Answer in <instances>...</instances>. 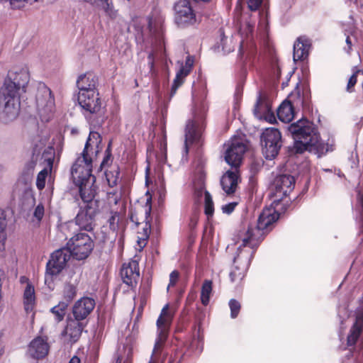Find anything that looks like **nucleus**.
Wrapping results in <instances>:
<instances>
[{
    "label": "nucleus",
    "mask_w": 363,
    "mask_h": 363,
    "mask_svg": "<svg viewBox=\"0 0 363 363\" xmlns=\"http://www.w3.org/2000/svg\"><path fill=\"white\" fill-rule=\"evenodd\" d=\"M279 218V214L274 208H269L263 210L257 220V227L249 228L240 237L241 243L238 248V255L234 257L235 263L238 259H244L245 267L254 252V249L257 246L264 230L271 228V225Z\"/></svg>",
    "instance_id": "obj_1"
},
{
    "label": "nucleus",
    "mask_w": 363,
    "mask_h": 363,
    "mask_svg": "<svg viewBox=\"0 0 363 363\" xmlns=\"http://www.w3.org/2000/svg\"><path fill=\"white\" fill-rule=\"evenodd\" d=\"M289 130L295 140L293 147L295 153L307 150L320 157L328 151V145L320 140L314 125L308 120L298 121L289 126Z\"/></svg>",
    "instance_id": "obj_2"
},
{
    "label": "nucleus",
    "mask_w": 363,
    "mask_h": 363,
    "mask_svg": "<svg viewBox=\"0 0 363 363\" xmlns=\"http://www.w3.org/2000/svg\"><path fill=\"white\" fill-rule=\"evenodd\" d=\"M101 140L97 132H91L84 149L76 160L71 169V175L74 184H82V181L94 177L91 174L92 159L91 155L97 154L100 150Z\"/></svg>",
    "instance_id": "obj_3"
},
{
    "label": "nucleus",
    "mask_w": 363,
    "mask_h": 363,
    "mask_svg": "<svg viewBox=\"0 0 363 363\" xmlns=\"http://www.w3.org/2000/svg\"><path fill=\"white\" fill-rule=\"evenodd\" d=\"M21 110V95L1 88L0 121L4 124L13 122Z\"/></svg>",
    "instance_id": "obj_4"
},
{
    "label": "nucleus",
    "mask_w": 363,
    "mask_h": 363,
    "mask_svg": "<svg viewBox=\"0 0 363 363\" xmlns=\"http://www.w3.org/2000/svg\"><path fill=\"white\" fill-rule=\"evenodd\" d=\"M29 81L30 72L27 66H15L8 72L1 88L21 95L26 92Z\"/></svg>",
    "instance_id": "obj_5"
},
{
    "label": "nucleus",
    "mask_w": 363,
    "mask_h": 363,
    "mask_svg": "<svg viewBox=\"0 0 363 363\" xmlns=\"http://www.w3.org/2000/svg\"><path fill=\"white\" fill-rule=\"evenodd\" d=\"M173 317V311L166 305L162 310L161 314L157 319V336L152 350V357L150 363H155L158 355L160 354L163 345L167 338L169 328Z\"/></svg>",
    "instance_id": "obj_6"
},
{
    "label": "nucleus",
    "mask_w": 363,
    "mask_h": 363,
    "mask_svg": "<svg viewBox=\"0 0 363 363\" xmlns=\"http://www.w3.org/2000/svg\"><path fill=\"white\" fill-rule=\"evenodd\" d=\"M67 248H62L55 251L47 263L45 275V284L49 289L54 288V281L57 275L64 269L67 262L71 257Z\"/></svg>",
    "instance_id": "obj_7"
},
{
    "label": "nucleus",
    "mask_w": 363,
    "mask_h": 363,
    "mask_svg": "<svg viewBox=\"0 0 363 363\" xmlns=\"http://www.w3.org/2000/svg\"><path fill=\"white\" fill-rule=\"evenodd\" d=\"M94 242L91 237L84 233H77L67 243V248L71 255L78 260L84 259L94 249Z\"/></svg>",
    "instance_id": "obj_8"
},
{
    "label": "nucleus",
    "mask_w": 363,
    "mask_h": 363,
    "mask_svg": "<svg viewBox=\"0 0 363 363\" xmlns=\"http://www.w3.org/2000/svg\"><path fill=\"white\" fill-rule=\"evenodd\" d=\"M36 105L39 115L43 121H48L55 110V99L51 90L45 84L38 89Z\"/></svg>",
    "instance_id": "obj_9"
},
{
    "label": "nucleus",
    "mask_w": 363,
    "mask_h": 363,
    "mask_svg": "<svg viewBox=\"0 0 363 363\" xmlns=\"http://www.w3.org/2000/svg\"><path fill=\"white\" fill-rule=\"evenodd\" d=\"M247 149V142L244 136L233 137L228 144L225 160L231 167H238L242 155Z\"/></svg>",
    "instance_id": "obj_10"
},
{
    "label": "nucleus",
    "mask_w": 363,
    "mask_h": 363,
    "mask_svg": "<svg viewBox=\"0 0 363 363\" xmlns=\"http://www.w3.org/2000/svg\"><path fill=\"white\" fill-rule=\"evenodd\" d=\"M262 152L269 160L274 158L281 147V133L274 128H266L261 137Z\"/></svg>",
    "instance_id": "obj_11"
},
{
    "label": "nucleus",
    "mask_w": 363,
    "mask_h": 363,
    "mask_svg": "<svg viewBox=\"0 0 363 363\" xmlns=\"http://www.w3.org/2000/svg\"><path fill=\"white\" fill-rule=\"evenodd\" d=\"M253 27L254 24L246 21L239 29L238 36L240 40L238 55L241 58H247L255 52V45L252 36Z\"/></svg>",
    "instance_id": "obj_12"
},
{
    "label": "nucleus",
    "mask_w": 363,
    "mask_h": 363,
    "mask_svg": "<svg viewBox=\"0 0 363 363\" xmlns=\"http://www.w3.org/2000/svg\"><path fill=\"white\" fill-rule=\"evenodd\" d=\"M175 22L182 28L194 26L200 20L194 12L189 0H179L174 6Z\"/></svg>",
    "instance_id": "obj_13"
},
{
    "label": "nucleus",
    "mask_w": 363,
    "mask_h": 363,
    "mask_svg": "<svg viewBox=\"0 0 363 363\" xmlns=\"http://www.w3.org/2000/svg\"><path fill=\"white\" fill-rule=\"evenodd\" d=\"M203 129V116L195 117L194 120L188 122L185 130L184 151L186 154L189 151V146L200 139Z\"/></svg>",
    "instance_id": "obj_14"
},
{
    "label": "nucleus",
    "mask_w": 363,
    "mask_h": 363,
    "mask_svg": "<svg viewBox=\"0 0 363 363\" xmlns=\"http://www.w3.org/2000/svg\"><path fill=\"white\" fill-rule=\"evenodd\" d=\"M78 102L82 108L91 113L99 112L102 106L98 91L91 90L86 93H79Z\"/></svg>",
    "instance_id": "obj_15"
},
{
    "label": "nucleus",
    "mask_w": 363,
    "mask_h": 363,
    "mask_svg": "<svg viewBox=\"0 0 363 363\" xmlns=\"http://www.w3.org/2000/svg\"><path fill=\"white\" fill-rule=\"evenodd\" d=\"M96 209L93 203H87L77 213L75 218L76 224L82 229L87 231L93 230L95 225Z\"/></svg>",
    "instance_id": "obj_16"
},
{
    "label": "nucleus",
    "mask_w": 363,
    "mask_h": 363,
    "mask_svg": "<svg viewBox=\"0 0 363 363\" xmlns=\"http://www.w3.org/2000/svg\"><path fill=\"white\" fill-rule=\"evenodd\" d=\"M92 6L97 11L99 16L105 18L108 21H116L120 17L113 0H94Z\"/></svg>",
    "instance_id": "obj_17"
},
{
    "label": "nucleus",
    "mask_w": 363,
    "mask_h": 363,
    "mask_svg": "<svg viewBox=\"0 0 363 363\" xmlns=\"http://www.w3.org/2000/svg\"><path fill=\"white\" fill-rule=\"evenodd\" d=\"M121 277L126 285L135 286L140 278L138 263L135 260L124 263L121 269Z\"/></svg>",
    "instance_id": "obj_18"
},
{
    "label": "nucleus",
    "mask_w": 363,
    "mask_h": 363,
    "mask_svg": "<svg viewBox=\"0 0 363 363\" xmlns=\"http://www.w3.org/2000/svg\"><path fill=\"white\" fill-rule=\"evenodd\" d=\"M20 283L23 285V301L24 308L27 313L31 312L35 305V287L25 276L20 277Z\"/></svg>",
    "instance_id": "obj_19"
},
{
    "label": "nucleus",
    "mask_w": 363,
    "mask_h": 363,
    "mask_svg": "<svg viewBox=\"0 0 363 363\" xmlns=\"http://www.w3.org/2000/svg\"><path fill=\"white\" fill-rule=\"evenodd\" d=\"M42 158L46 162V166L38 173L36 179V186L41 190L45 187V179L48 172L51 171L55 158V150L52 147H48L43 154Z\"/></svg>",
    "instance_id": "obj_20"
},
{
    "label": "nucleus",
    "mask_w": 363,
    "mask_h": 363,
    "mask_svg": "<svg viewBox=\"0 0 363 363\" xmlns=\"http://www.w3.org/2000/svg\"><path fill=\"white\" fill-rule=\"evenodd\" d=\"M295 180L291 175L284 174L277 177L274 180L275 194L279 198L286 196L294 189Z\"/></svg>",
    "instance_id": "obj_21"
},
{
    "label": "nucleus",
    "mask_w": 363,
    "mask_h": 363,
    "mask_svg": "<svg viewBox=\"0 0 363 363\" xmlns=\"http://www.w3.org/2000/svg\"><path fill=\"white\" fill-rule=\"evenodd\" d=\"M95 301L89 297L77 301L73 308L74 315L77 320L84 319L94 308Z\"/></svg>",
    "instance_id": "obj_22"
},
{
    "label": "nucleus",
    "mask_w": 363,
    "mask_h": 363,
    "mask_svg": "<svg viewBox=\"0 0 363 363\" xmlns=\"http://www.w3.org/2000/svg\"><path fill=\"white\" fill-rule=\"evenodd\" d=\"M95 182V177H93L82 181V184H75L79 187L81 198L85 203H91L96 194L97 186Z\"/></svg>",
    "instance_id": "obj_23"
},
{
    "label": "nucleus",
    "mask_w": 363,
    "mask_h": 363,
    "mask_svg": "<svg viewBox=\"0 0 363 363\" xmlns=\"http://www.w3.org/2000/svg\"><path fill=\"white\" fill-rule=\"evenodd\" d=\"M48 351L49 345L47 340L42 337H37L30 342L28 353L33 358L41 359L48 354Z\"/></svg>",
    "instance_id": "obj_24"
},
{
    "label": "nucleus",
    "mask_w": 363,
    "mask_h": 363,
    "mask_svg": "<svg viewBox=\"0 0 363 363\" xmlns=\"http://www.w3.org/2000/svg\"><path fill=\"white\" fill-rule=\"evenodd\" d=\"M239 176L238 171H227L220 179V184L223 190L226 194H233L238 187L239 183Z\"/></svg>",
    "instance_id": "obj_25"
},
{
    "label": "nucleus",
    "mask_w": 363,
    "mask_h": 363,
    "mask_svg": "<svg viewBox=\"0 0 363 363\" xmlns=\"http://www.w3.org/2000/svg\"><path fill=\"white\" fill-rule=\"evenodd\" d=\"M147 27L151 35L160 39L162 35L163 17L158 11H154L147 19Z\"/></svg>",
    "instance_id": "obj_26"
},
{
    "label": "nucleus",
    "mask_w": 363,
    "mask_h": 363,
    "mask_svg": "<svg viewBox=\"0 0 363 363\" xmlns=\"http://www.w3.org/2000/svg\"><path fill=\"white\" fill-rule=\"evenodd\" d=\"M194 60L191 57H187L185 64L181 63L180 68L177 72L172 87V94H174L177 89L183 84L184 78L190 73L193 67Z\"/></svg>",
    "instance_id": "obj_27"
},
{
    "label": "nucleus",
    "mask_w": 363,
    "mask_h": 363,
    "mask_svg": "<svg viewBox=\"0 0 363 363\" xmlns=\"http://www.w3.org/2000/svg\"><path fill=\"white\" fill-rule=\"evenodd\" d=\"M254 114L257 118L264 119L270 123L275 121L274 115L271 113L269 104L261 96H259L255 106Z\"/></svg>",
    "instance_id": "obj_28"
},
{
    "label": "nucleus",
    "mask_w": 363,
    "mask_h": 363,
    "mask_svg": "<svg viewBox=\"0 0 363 363\" xmlns=\"http://www.w3.org/2000/svg\"><path fill=\"white\" fill-rule=\"evenodd\" d=\"M97 77L93 73H86L79 77L77 84L79 93H86L96 89Z\"/></svg>",
    "instance_id": "obj_29"
},
{
    "label": "nucleus",
    "mask_w": 363,
    "mask_h": 363,
    "mask_svg": "<svg viewBox=\"0 0 363 363\" xmlns=\"http://www.w3.org/2000/svg\"><path fill=\"white\" fill-rule=\"evenodd\" d=\"M310 43L308 39L299 38L294 45V60H301L308 55Z\"/></svg>",
    "instance_id": "obj_30"
},
{
    "label": "nucleus",
    "mask_w": 363,
    "mask_h": 363,
    "mask_svg": "<svg viewBox=\"0 0 363 363\" xmlns=\"http://www.w3.org/2000/svg\"><path fill=\"white\" fill-rule=\"evenodd\" d=\"M295 112L291 103L288 101H284L277 109V116L280 121L284 123H289L294 118Z\"/></svg>",
    "instance_id": "obj_31"
},
{
    "label": "nucleus",
    "mask_w": 363,
    "mask_h": 363,
    "mask_svg": "<svg viewBox=\"0 0 363 363\" xmlns=\"http://www.w3.org/2000/svg\"><path fill=\"white\" fill-rule=\"evenodd\" d=\"M82 330V323L77 320H71L67 323L65 334L69 337L71 342H75L80 337Z\"/></svg>",
    "instance_id": "obj_32"
},
{
    "label": "nucleus",
    "mask_w": 363,
    "mask_h": 363,
    "mask_svg": "<svg viewBox=\"0 0 363 363\" xmlns=\"http://www.w3.org/2000/svg\"><path fill=\"white\" fill-rule=\"evenodd\" d=\"M121 216L116 209H113L110 212L109 217L107 220L110 230L113 233H116L120 228Z\"/></svg>",
    "instance_id": "obj_33"
},
{
    "label": "nucleus",
    "mask_w": 363,
    "mask_h": 363,
    "mask_svg": "<svg viewBox=\"0 0 363 363\" xmlns=\"http://www.w3.org/2000/svg\"><path fill=\"white\" fill-rule=\"evenodd\" d=\"M360 320L361 317L359 316L351 329L350 333L347 337V344L349 345H353L356 343L362 332V327L359 325Z\"/></svg>",
    "instance_id": "obj_34"
},
{
    "label": "nucleus",
    "mask_w": 363,
    "mask_h": 363,
    "mask_svg": "<svg viewBox=\"0 0 363 363\" xmlns=\"http://www.w3.org/2000/svg\"><path fill=\"white\" fill-rule=\"evenodd\" d=\"M211 291L212 282L209 280H206L203 284L201 293V299L203 305L208 303Z\"/></svg>",
    "instance_id": "obj_35"
},
{
    "label": "nucleus",
    "mask_w": 363,
    "mask_h": 363,
    "mask_svg": "<svg viewBox=\"0 0 363 363\" xmlns=\"http://www.w3.org/2000/svg\"><path fill=\"white\" fill-rule=\"evenodd\" d=\"M220 45L225 53H229L234 50L235 43L233 38L223 35L220 39Z\"/></svg>",
    "instance_id": "obj_36"
},
{
    "label": "nucleus",
    "mask_w": 363,
    "mask_h": 363,
    "mask_svg": "<svg viewBox=\"0 0 363 363\" xmlns=\"http://www.w3.org/2000/svg\"><path fill=\"white\" fill-rule=\"evenodd\" d=\"M67 307V303H60L52 308V313L55 315L57 321H60L63 319Z\"/></svg>",
    "instance_id": "obj_37"
},
{
    "label": "nucleus",
    "mask_w": 363,
    "mask_h": 363,
    "mask_svg": "<svg viewBox=\"0 0 363 363\" xmlns=\"http://www.w3.org/2000/svg\"><path fill=\"white\" fill-rule=\"evenodd\" d=\"M7 226L6 216L4 211L0 209V242H4L6 236L5 230Z\"/></svg>",
    "instance_id": "obj_38"
},
{
    "label": "nucleus",
    "mask_w": 363,
    "mask_h": 363,
    "mask_svg": "<svg viewBox=\"0 0 363 363\" xmlns=\"http://www.w3.org/2000/svg\"><path fill=\"white\" fill-rule=\"evenodd\" d=\"M204 196H205V213L208 216H211L214 211L213 202L211 196L206 191H204Z\"/></svg>",
    "instance_id": "obj_39"
},
{
    "label": "nucleus",
    "mask_w": 363,
    "mask_h": 363,
    "mask_svg": "<svg viewBox=\"0 0 363 363\" xmlns=\"http://www.w3.org/2000/svg\"><path fill=\"white\" fill-rule=\"evenodd\" d=\"M118 176L119 172L117 169L113 171L106 172V180L111 187H113L117 184L119 178Z\"/></svg>",
    "instance_id": "obj_40"
},
{
    "label": "nucleus",
    "mask_w": 363,
    "mask_h": 363,
    "mask_svg": "<svg viewBox=\"0 0 363 363\" xmlns=\"http://www.w3.org/2000/svg\"><path fill=\"white\" fill-rule=\"evenodd\" d=\"M64 296L67 301H71L76 296V288L73 284H67L64 288Z\"/></svg>",
    "instance_id": "obj_41"
},
{
    "label": "nucleus",
    "mask_w": 363,
    "mask_h": 363,
    "mask_svg": "<svg viewBox=\"0 0 363 363\" xmlns=\"http://www.w3.org/2000/svg\"><path fill=\"white\" fill-rule=\"evenodd\" d=\"M121 198V193L118 190H113L107 193V199L109 204L117 205Z\"/></svg>",
    "instance_id": "obj_42"
},
{
    "label": "nucleus",
    "mask_w": 363,
    "mask_h": 363,
    "mask_svg": "<svg viewBox=\"0 0 363 363\" xmlns=\"http://www.w3.org/2000/svg\"><path fill=\"white\" fill-rule=\"evenodd\" d=\"M204 190V179L202 175L199 177V180L194 183V194L197 198L202 196Z\"/></svg>",
    "instance_id": "obj_43"
},
{
    "label": "nucleus",
    "mask_w": 363,
    "mask_h": 363,
    "mask_svg": "<svg viewBox=\"0 0 363 363\" xmlns=\"http://www.w3.org/2000/svg\"><path fill=\"white\" fill-rule=\"evenodd\" d=\"M359 76L363 77V72L361 70H357L349 79L347 90L350 92L352 91L353 86L356 84L357 77Z\"/></svg>",
    "instance_id": "obj_44"
},
{
    "label": "nucleus",
    "mask_w": 363,
    "mask_h": 363,
    "mask_svg": "<svg viewBox=\"0 0 363 363\" xmlns=\"http://www.w3.org/2000/svg\"><path fill=\"white\" fill-rule=\"evenodd\" d=\"M229 306L230 308L231 318H236L240 309V303L235 299H231L229 302Z\"/></svg>",
    "instance_id": "obj_45"
},
{
    "label": "nucleus",
    "mask_w": 363,
    "mask_h": 363,
    "mask_svg": "<svg viewBox=\"0 0 363 363\" xmlns=\"http://www.w3.org/2000/svg\"><path fill=\"white\" fill-rule=\"evenodd\" d=\"M45 208L42 203H39L35 208L33 216L38 220H41L44 216Z\"/></svg>",
    "instance_id": "obj_46"
},
{
    "label": "nucleus",
    "mask_w": 363,
    "mask_h": 363,
    "mask_svg": "<svg viewBox=\"0 0 363 363\" xmlns=\"http://www.w3.org/2000/svg\"><path fill=\"white\" fill-rule=\"evenodd\" d=\"M245 269H242L240 272H237L236 271H233L230 274V279L232 281H235L237 280H241L245 275Z\"/></svg>",
    "instance_id": "obj_47"
},
{
    "label": "nucleus",
    "mask_w": 363,
    "mask_h": 363,
    "mask_svg": "<svg viewBox=\"0 0 363 363\" xmlns=\"http://www.w3.org/2000/svg\"><path fill=\"white\" fill-rule=\"evenodd\" d=\"M237 205V202H231L228 204L223 205L222 206V211L224 213L230 214L234 211Z\"/></svg>",
    "instance_id": "obj_48"
},
{
    "label": "nucleus",
    "mask_w": 363,
    "mask_h": 363,
    "mask_svg": "<svg viewBox=\"0 0 363 363\" xmlns=\"http://www.w3.org/2000/svg\"><path fill=\"white\" fill-rule=\"evenodd\" d=\"M263 0H247L248 8L251 11H256L260 6Z\"/></svg>",
    "instance_id": "obj_49"
},
{
    "label": "nucleus",
    "mask_w": 363,
    "mask_h": 363,
    "mask_svg": "<svg viewBox=\"0 0 363 363\" xmlns=\"http://www.w3.org/2000/svg\"><path fill=\"white\" fill-rule=\"evenodd\" d=\"M178 278H179V273L177 271H173L169 275V283L168 285V289L170 286H172L176 284V282L178 280Z\"/></svg>",
    "instance_id": "obj_50"
},
{
    "label": "nucleus",
    "mask_w": 363,
    "mask_h": 363,
    "mask_svg": "<svg viewBox=\"0 0 363 363\" xmlns=\"http://www.w3.org/2000/svg\"><path fill=\"white\" fill-rule=\"evenodd\" d=\"M148 65L150 67V72L152 76L155 75V70L154 69V54L152 52L150 53L148 55Z\"/></svg>",
    "instance_id": "obj_51"
},
{
    "label": "nucleus",
    "mask_w": 363,
    "mask_h": 363,
    "mask_svg": "<svg viewBox=\"0 0 363 363\" xmlns=\"http://www.w3.org/2000/svg\"><path fill=\"white\" fill-rule=\"evenodd\" d=\"M146 238H142V239H138V246L140 247V250L143 249L145 245H146Z\"/></svg>",
    "instance_id": "obj_52"
},
{
    "label": "nucleus",
    "mask_w": 363,
    "mask_h": 363,
    "mask_svg": "<svg viewBox=\"0 0 363 363\" xmlns=\"http://www.w3.org/2000/svg\"><path fill=\"white\" fill-rule=\"evenodd\" d=\"M359 316L361 317V320L359 321V325L363 327V310L358 312L357 315V318H356V320L358 319V318H359Z\"/></svg>",
    "instance_id": "obj_53"
},
{
    "label": "nucleus",
    "mask_w": 363,
    "mask_h": 363,
    "mask_svg": "<svg viewBox=\"0 0 363 363\" xmlns=\"http://www.w3.org/2000/svg\"><path fill=\"white\" fill-rule=\"evenodd\" d=\"M110 160V155H107L103 160V162H101V167H104V166H106V164H108V162Z\"/></svg>",
    "instance_id": "obj_54"
},
{
    "label": "nucleus",
    "mask_w": 363,
    "mask_h": 363,
    "mask_svg": "<svg viewBox=\"0 0 363 363\" xmlns=\"http://www.w3.org/2000/svg\"><path fill=\"white\" fill-rule=\"evenodd\" d=\"M346 43L348 45V50L347 52H350V50H351V47H352V42H351L350 38L349 36H347L346 38Z\"/></svg>",
    "instance_id": "obj_55"
},
{
    "label": "nucleus",
    "mask_w": 363,
    "mask_h": 363,
    "mask_svg": "<svg viewBox=\"0 0 363 363\" xmlns=\"http://www.w3.org/2000/svg\"><path fill=\"white\" fill-rule=\"evenodd\" d=\"M69 363H81L80 359L77 356H74L70 360Z\"/></svg>",
    "instance_id": "obj_56"
},
{
    "label": "nucleus",
    "mask_w": 363,
    "mask_h": 363,
    "mask_svg": "<svg viewBox=\"0 0 363 363\" xmlns=\"http://www.w3.org/2000/svg\"><path fill=\"white\" fill-rule=\"evenodd\" d=\"M194 1L196 4H203V3L209 2L211 0H194Z\"/></svg>",
    "instance_id": "obj_57"
},
{
    "label": "nucleus",
    "mask_w": 363,
    "mask_h": 363,
    "mask_svg": "<svg viewBox=\"0 0 363 363\" xmlns=\"http://www.w3.org/2000/svg\"><path fill=\"white\" fill-rule=\"evenodd\" d=\"M116 363H121V359L119 357L117 358Z\"/></svg>",
    "instance_id": "obj_58"
},
{
    "label": "nucleus",
    "mask_w": 363,
    "mask_h": 363,
    "mask_svg": "<svg viewBox=\"0 0 363 363\" xmlns=\"http://www.w3.org/2000/svg\"><path fill=\"white\" fill-rule=\"evenodd\" d=\"M45 145V142L42 143L41 145H40V147H39V150L43 147H44Z\"/></svg>",
    "instance_id": "obj_59"
},
{
    "label": "nucleus",
    "mask_w": 363,
    "mask_h": 363,
    "mask_svg": "<svg viewBox=\"0 0 363 363\" xmlns=\"http://www.w3.org/2000/svg\"><path fill=\"white\" fill-rule=\"evenodd\" d=\"M37 148H38V146L36 145L35 147V152H39V150H38Z\"/></svg>",
    "instance_id": "obj_60"
}]
</instances>
